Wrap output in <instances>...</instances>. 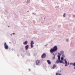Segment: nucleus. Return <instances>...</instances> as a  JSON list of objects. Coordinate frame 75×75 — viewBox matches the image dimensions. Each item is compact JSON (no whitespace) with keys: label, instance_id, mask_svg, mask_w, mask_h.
Instances as JSON below:
<instances>
[{"label":"nucleus","instance_id":"3","mask_svg":"<svg viewBox=\"0 0 75 75\" xmlns=\"http://www.w3.org/2000/svg\"><path fill=\"white\" fill-rule=\"evenodd\" d=\"M34 42H33V41H31L30 42V47L31 48H33L34 47Z\"/></svg>","mask_w":75,"mask_h":75},{"label":"nucleus","instance_id":"8","mask_svg":"<svg viewBox=\"0 0 75 75\" xmlns=\"http://www.w3.org/2000/svg\"><path fill=\"white\" fill-rule=\"evenodd\" d=\"M47 62L48 64H49L50 65V64H51V62H50V60H47Z\"/></svg>","mask_w":75,"mask_h":75},{"label":"nucleus","instance_id":"2","mask_svg":"<svg viewBox=\"0 0 75 75\" xmlns=\"http://www.w3.org/2000/svg\"><path fill=\"white\" fill-rule=\"evenodd\" d=\"M4 47L5 49L7 50V49H8V46L7 45V43L5 42L4 43Z\"/></svg>","mask_w":75,"mask_h":75},{"label":"nucleus","instance_id":"12","mask_svg":"<svg viewBox=\"0 0 75 75\" xmlns=\"http://www.w3.org/2000/svg\"><path fill=\"white\" fill-rule=\"evenodd\" d=\"M59 63H63V62L62 61V60H59Z\"/></svg>","mask_w":75,"mask_h":75},{"label":"nucleus","instance_id":"18","mask_svg":"<svg viewBox=\"0 0 75 75\" xmlns=\"http://www.w3.org/2000/svg\"><path fill=\"white\" fill-rule=\"evenodd\" d=\"M58 54H59V56L61 55V54H60L59 53H58Z\"/></svg>","mask_w":75,"mask_h":75},{"label":"nucleus","instance_id":"20","mask_svg":"<svg viewBox=\"0 0 75 75\" xmlns=\"http://www.w3.org/2000/svg\"><path fill=\"white\" fill-rule=\"evenodd\" d=\"M13 35H14V34H15V33H13Z\"/></svg>","mask_w":75,"mask_h":75},{"label":"nucleus","instance_id":"5","mask_svg":"<svg viewBox=\"0 0 75 75\" xmlns=\"http://www.w3.org/2000/svg\"><path fill=\"white\" fill-rule=\"evenodd\" d=\"M35 62L36 63V65H38V64H40V61L37 60H36V61ZM37 62H38V63H37Z\"/></svg>","mask_w":75,"mask_h":75},{"label":"nucleus","instance_id":"11","mask_svg":"<svg viewBox=\"0 0 75 75\" xmlns=\"http://www.w3.org/2000/svg\"><path fill=\"white\" fill-rule=\"evenodd\" d=\"M55 67H56V65H53L52 67L53 69H54V68H55Z\"/></svg>","mask_w":75,"mask_h":75},{"label":"nucleus","instance_id":"16","mask_svg":"<svg viewBox=\"0 0 75 75\" xmlns=\"http://www.w3.org/2000/svg\"><path fill=\"white\" fill-rule=\"evenodd\" d=\"M63 16L65 17V13H64L63 15Z\"/></svg>","mask_w":75,"mask_h":75},{"label":"nucleus","instance_id":"6","mask_svg":"<svg viewBox=\"0 0 75 75\" xmlns=\"http://www.w3.org/2000/svg\"><path fill=\"white\" fill-rule=\"evenodd\" d=\"M29 47V46L28 45H26L25 46V48L26 50H27L28 49Z\"/></svg>","mask_w":75,"mask_h":75},{"label":"nucleus","instance_id":"15","mask_svg":"<svg viewBox=\"0 0 75 75\" xmlns=\"http://www.w3.org/2000/svg\"><path fill=\"white\" fill-rule=\"evenodd\" d=\"M62 57L63 58H65V55H62Z\"/></svg>","mask_w":75,"mask_h":75},{"label":"nucleus","instance_id":"14","mask_svg":"<svg viewBox=\"0 0 75 75\" xmlns=\"http://www.w3.org/2000/svg\"><path fill=\"white\" fill-rule=\"evenodd\" d=\"M64 61L65 62V64H67V61H66V59L64 60Z\"/></svg>","mask_w":75,"mask_h":75},{"label":"nucleus","instance_id":"23","mask_svg":"<svg viewBox=\"0 0 75 75\" xmlns=\"http://www.w3.org/2000/svg\"><path fill=\"white\" fill-rule=\"evenodd\" d=\"M10 27V26H8V27Z\"/></svg>","mask_w":75,"mask_h":75},{"label":"nucleus","instance_id":"22","mask_svg":"<svg viewBox=\"0 0 75 75\" xmlns=\"http://www.w3.org/2000/svg\"><path fill=\"white\" fill-rule=\"evenodd\" d=\"M59 75H61V74H59Z\"/></svg>","mask_w":75,"mask_h":75},{"label":"nucleus","instance_id":"21","mask_svg":"<svg viewBox=\"0 0 75 75\" xmlns=\"http://www.w3.org/2000/svg\"><path fill=\"white\" fill-rule=\"evenodd\" d=\"M29 71H31V69H29Z\"/></svg>","mask_w":75,"mask_h":75},{"label":"nucleus","instance_id":"26","mask_svg":"<svg viewBox=\"0 0 75 75\" xmlns=\"http://www.w3.org/2000/svg\"><path fill=\"white\" fill-rule=\"evenodd\" d=\"M27 2H28V1H27Z\"/></svg>","mask_w":75,"mask_h":75},{"label":"nucleus","instance_id":"25","mask_svg":"<svg viewBox=\"0 0 75 75\" xmlns=\"http://www.w3.org/2000/svg\"><path fill=\"white\" fill-rule=\"evenodd\" d=\"M29 11H28V12H29Z\"/></svg>","mask_w":75,"mask_h":75},{"label":"nucleus","instance_id":"19","mask_svg":"<svg viewBox=\"0 0 75 75\" xmlns=\"http://www.w3.org/2000/svg\"><path fill=\"white\" fill-rule=\"evenodd\" d=\"M65 67H67V64H65Z\"/></svg>","mask_w":75,"mask_h":75},{"label":"nucleus","instance_id":"10","mask_svg":"<svg viewBox=\"0 0 75 75\" xmlns=\"http://www.w3.org/2000/svg\"><path fill=\"white\" fill-rule=\"evenodd\" d=\"M59 62V59H58V60L57 61H56V63L57 64H58Z\"/></svg>","mask_w":75,"mask_h":75},{"label":"nucleus","instance_id":"13","mask_svg":"<svg viewBox=\"0 0 75 75\" xmlns=\"http://www.w3.org/2000/svg\"><path fill=\"white\" fill-rule=\"evenodd\" d=\"M61 59L62 61H64V58L63 57H62L61 58Z\"/></svg>","mask_w":75,"mask_h":75},{"label":"nucleus","instance_id":"24","mask_svg":"<svg viewBox=\"0 0 75 75\" xmlns=\"http://www.w3.org/2000/svg\"><path fill=\"white\" fill-rule=\"evenodd\" d=\"M52 59H54V58H53V57L52 58Z\"/></svg>","mask_w":75,"mask_h":75},{"label":"nucleus","instance_id":"4","mask_svg":"<svg viewBox=\"0 0 75 75\" xmlns=\"http://www.w3.org/2000/svg\"><path fill=\"white\" fill-rule=\"evenodd\" d=\"M42 58H45L46 57V54L45 53H43L41 56Z\"/></svg>","mask_w":75,"mask_h":75},{"label":"nucleus","instance_id":"27","mask_svg":"<svg viewBox=\"0 0 75 75\" xmlns=\"http://www.w3.org/2000/svg\"><path fill=\"white\" fill-rule=\"evenodd\" d=\"M11 35H12L11 34Z\"/></svg>","mask_w":75,"mask_h":75},{"label":"nucleus","instance_id":"1","mask_svg":"<svg viewBox=\"0 0 75 75\" xmlns=\"http://www.w3.org/2000/svg\"><path fill=\"white\" fill-rule=\"evenodd\" d=\"M58 50V47L57 46H55L53 47V48H52L50 50V52L51 54H52L53 52H55Z\"/></svg>","mask_w":75,"mask_h":75},{"label":"nucleus","instance_id":"7","mask_svg":"<svg viewBox=\"0 0 75 75\" xmlns=\"http://www.w3.org/2000/svg\"><path fill=\"white\" fill-rule=\"evenodd\" d=\"M23 44L24 45H27L28 44V41H26L25 42H23Z\"/></svg>","mask_w":75,"mask_h":75},{"label":"nucleus","instance_id":"9","mask_svg":"<svg viewBox=\"0 0 75 75\" xmlns=\"http://www.w3.org/2000/svg\"><path fill=\"white\" fill-rule=\"evenodd\" d=\"M57 57H58V59L59 60H60V59H61V58L60 57V56H59V55H58L57 56Z\"/></svg>","mask_w":75,"mask_h":75},{"label":"nucleus","instance_id":"17","mask_svg":"<svg viewBox=\"0 0 75 75\" xmlns=\"http://www.w3.org/2000/svg\"><path fill=\"white\" fill-rule=\"evenodd\" d=\"M56 75H59V73H56Z\"/></svg>","mask_w":75,"mask_h":75}]
</instances>
